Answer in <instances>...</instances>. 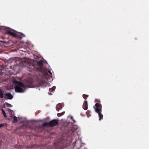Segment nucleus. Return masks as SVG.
I'll use <instances>...</instances> for the list:
<instances>
[{
	"label": "nucleus",
	"mask_w": 149,
	"mask_h": 149,
	"mask_svg": "<svg viewBox=\"0 0 149 149\" xmlns=\"http://www.w3.org/2000/svg\"><path fill=\"white\" fill-rule=\"evenodd\" d=\"M29 70L31 72L34 71L39 72L46 79L48 78L49 76L47 70L45 69L43 66V61H37L35 64L30 65Z\"/></svg>",
	"instance_id": "obj_1"
},
{
	"label": "nucleus",
	"mask_w": 149,
	"mask_h": 149,
	"mask_svg": "<svg viewBox=\"0 0 149 149\" xmlns=\"http://www.w3.org/2000/svg\"><path fill=\"white\" fill-rule=\"evenodd\" d=\"M13 83L15 85V89L16 92L23 93L24 92V88L25 86L23 83L16 80H13Z\"/></svg>",
	"instance_id": "obj_2"
},
{
	"label": "nucleus",
	"mask_w": 149,
	"mask_h": 149,
	"mask_svg": "<svg viewBox=\"0 0 149 149\" xmlns=\"http://www.w3.org/2000/svg\"><path fill=\"white\" fill-rule=\"evenodd\" d=\"M95 111L98 113L99 117V120H100L102 119L103 116L101 113L102 111V105L101 104L97 103L95 104L93 107Z\"/></svg>",
	"instance_id": "obj_3"
},
{
	"label": "nucleus",
	"mask_w": 149,
	"mask_h": 149,
	"mask_svg": "<svg viewBox=\"0 0 149 149\" xmlns=\"http://www.w3.org/2000/svg\"><path fill=\"white\" fill-rule=\"evenodd\" d=\"M58 120L53 119L49 122H45L43 123L42 125L43 127H53L58 125Z\"/></svg>",
	"instance_id": "obj_4"
},
{
	"label": "nucleus",
	"mask_w": 149,
	"mask_h": 149,
	"mask_svg": "<svg viewBox=\"0 0 149 149\" xmlns=\"http://www.w3.org/2000/svg\"><path fill=\"white\" fill-rule=\"evenodd\" d=\"M5 33L6 34H7L10 35L16 38H21V37L19 35H18L15 33L9 30H6Z\"/></svg>",
	"instance_id": "obj_5"
},
{
	"label": "nucleus",
	"mask_w": 149,
	"mask_h": 149,
	"mask_svg": "<svg viewBox=\"0 0 149 149\" xmlns=\"http://www.w3.org/2000/svg\"><path fill=\"white\" fill-rule=\"evenodd\" d=\"M77 128L74 127H71L67 129V131L66 132L67 134H70L71 135H73V132H74L76 130Z\"/></svg>",
	"instance_id": "obj_6"
},
{
	"label": "nucleus",
	"mask_w": 149,
	"mask_h": 149,
	"mask_svg": "<svg viewBox=\"0 0 149 149\" xmlns=\"http://www.w3.org/2000/svg\"><path fill=\"white\" fill-rule=\"evenodd\" d=\"M13 98V95L10 93H7L5 94L4 98L5 99L11 100Z\"/></svg>",
	"instance_id": "obj_7"
},
{
	"label": "nucleus",
	"mask_w": 149,
	"mask_h": 149,
	"mask_svg": "<svg viewBox=\"0 0 149 149\" xmlns=\"http://www.w3.org/2000/svg\"><path fill=\"white\" fill-rule=\"evenodd\" d=\"M29 127L31 130H34V131L37 132H39L41 129V127L40 125H39L38 127H36L34 128H32L30 126H29Z\"/></svg>",
	"instance_id": "obj_8"
},
{
	"label": "nucleus",
	"mask_w": 149,
	"mask_h": 149,
	"mask_svg": "<svg viewBox=\"0 0 149 149\" xmlns=\"http://www.w3.org/2000/svg\"><path fill=\"white\" fill-rule=\"evenodd\" d=\"M88 107L87 101L85 100L84 102V103L83 105V108L85 110H87L88 109Z\"/></svg>",
	"instance_id": "obj_9"
},
{
	"label": "nucleus",
	"mask_w": 149,
	"mask_h": 149,
	"mask_svg": "<svg viewBox=\"0 0 149 149\" xmlns=\"http://www.w3.org/2000/svg\"><path fill=\"white\" fill-rule=\"evenodd\" d=\"M27 63V62L26 60L21 61H20L19 63L20 65L22 67L26 66Z\"/></svg>",
	"instance_id": "obj_10"
},
{
	"label": "nucleus",
	"mask_w": 149,
	"mask_h": 149,
	"mask_svg": "<svg viewBox=\"0 0 149 149\" xmlns=\"http://www.w3.org/2000/svg\"><path fill=\"white\" fill-rule=\"evenodd\" d=\"M62 108L61 104V103L58 104L56 106V109L57 111H59V110L61 109Z\"/></svg>",
	"instance_id": "obj_11"
},
{
	"label": "nucleus",
	"mask_w": 149,
	"mask_h": 149,
	"mask_svg": "<svg viewBox=\"0 0 149 149\" xmlns=\"http://www.w3.org/2000/svg\"><path fill=\"white\" fill-rule=\"evenodd\" d=\"M46 82L42 80L36 85L37 87H39L44 85L46 84Z\"/></svg>",
	"instance_id": "obj_12"
},
{
	"label": "nucleus",
	"mask_w": 149,
	"mask_h": 149,
	"mask_svg": "<svg viewBox=\"0 0 149 149\" xmlns=\"http://www.w3.org/2000/svg\"><path fill=\"white\" fill-rule=\"evenodd\" d=\"M4 97V94L2 90L0 89V98H3Z\"/></svg>",
	"instance_id": "obj_13"
},
{
	"label": "nucleus",
	"mask_w": 149,
	"mask_h": 149,
	"mask_svg": "<svg viewBox=\"0 0 149 149\" xmlns=\"http://www.w3.org/2000/svg\"><path fill=\"white\" fill-rule=\"evenodd\" d=\"M18 121V119L17 117L15 116H14L13 117V123H15L16 122H17Z\"/></svg>",
	"instance_id": "obj_14"
},
{
	"label": "nucleus",
	"mask_w": 149,
	"mask_h": 149,
	"mask_svg": "<svg viewBox=\"0 0 149 149\" xmlns=\"http://www.w3.org/2000/svg\"><path fill=\"white\" fill-rule=\"evenodd\" d=\"M1 110L3 113V115L4 116L5 118H6L7 117V116H6V113H5V112L4 111V109H1Z\"/></svg>",
	"instance_id": "obj_15"
},
{
	"label": "nucleus",
	"mask_w": 149,
	"mask_h": 149,
	"mask_svg": "<svg viewBox=\"0 0 149 149\" xmlns=\"http://www.w3.org/2000/svg\"><path fill=\"white\" fill-rule=\"evenodd\" d=\"M32 84L33 82L31 81L30 84L29 85H27V87L28 88H32L33 87V85H32Z\"/></svg>",
	"instance_id": "obj_16"
},
{
	"label": "nucleus",
	"mask_w": 149,
	"mask_h": 149,
	"mask_svg": "<svg viewBox=\"0 0 149 149\" xmlns=\"http://www.w3.org/2000/svg\"><path fill=\"white\" fill-rule=\"evenodd\" d=\"M56 88L55 86H53L52 88H49V91L50 92H52L54 91Z\"/></svg>",
	"instance_id": "obj_17"
},
{
	"label": "nucleus",
	"mask_w": 149,
	"mask_h": 149,
	"mask_svg": "<svg viewBox=\"0 0 149 149\" xmlns=\"http://www.w3.org/2000/svg\"><path fill=\"white\" fill-rule=\"evenodd\" d=\"M7 125V124L6 123H3L0 124V128L2 127L3 126H6Z\"/></svg>",
	"instance_id": "obj_18"
},
{
	"label": "nucleus",
	"mask_w": 149,
	"mask_h": 149,
	"mask_svg": "<svg viewBox=\"0 0 149 149\" xmlns=\"http://www.w3.org/2000/svg\"><path fill=\"white\" fill-rule=\"evenodd\" d=\"M88 95H85V94H83V97L86 100V99L87 97H88Z\"/></svg>",
	"instance_id": "obj_19"
},
{
	"label": "nucleus",
	"mask_w": 149,
	"mask_h": 149,
	"mask_svg": "<svg viewBox=\"0 0 149 149\" xmlns=\"http://www.w3.org/2000/svg\"><path fill=\"white\" fill-rule=\"evenodd\" d=\"M62 116L61 115V113H58V114H57V116L58 117H60V116Z\"/></svg>",
	"instance_id": "obj_20"
},
{
	"label": "nucleus",
	"mask_w": 149,
	"mask_h": 149,
	"mask_svg": "<svg viewBox=\"0 0 149 149\" xmlns=\"http://www.w3.org/2000/svg\"><path fill=\"white\" fill-rule=\"evenodd\" d=\"M71 119L72 120H73L74 123H75L76 122L73 119V117L72 116L71 117Z\"/></svg>",
	"instance_id": "obj_21"
},
{
	"label": "nucleus",
	"mask_w": 149,
	"mask_h": 149,
	"mask_svg": "<svg viewBox=\"0 0 149 149\" xmlns=\"http://www.w3.org/2000/svg\"><path fill=\"white\" fill-rule=\"evenodd\" d=\"M48 72L51 75H52V72H51V71L50 70H48Z\"/></svg>",
	"instance_id": "obj_22"
},
{
	"label": "nucleus",
	"mask_w": 149,
	"mask_h": 149,
	"mask_svg": "<svg viewBox=\"0 0 149 149\" xmlns=\"http://www.w3.org/2000/svg\"><path fill=\"white\" fill-rule=\"evenodd\" d=\"M20 34H21V35H22V36H25V35L23 34V33H20Z\"/></svg>",
	"instance_id": "obj_23"
},
{
	"label": "nucleus",
	"mask_w": 149,
	"mask_h": 149,
	"mask_svg": "<svg viewBox=\"0 0 149 149\" xmlns=\"http://www.w3.org/2000/svg\"><path fill=\"white\" fill-rule=\"evenodd\" d=\"M64 113H65V112H63L62 113H61V115H63L64 114Z\"/></svg>",
	"instance_id": "obj_24"
},
{
	"label": "nucleus",
	"mask_w": 149,
	"mask_h": 149,
	"mask_svg": "<svg viewBox=\"0 0 149 149\" xmlns=\"http://www.w3.org/2000/svg\"><path fill=\"white\" fill-rule=\"evenodd\" d=\"M6 104H7V106L11 105V104H8V103H6Z\"/></svg>",
	"instance_id": "obj_25"
},
{
	"label": "nucleus",
	"mask_w": 149,
	"mask_h": 149,
	"mask_svg": "<svg viewBox=\"0 0 149 149\" xmlns=\"http://www.w3.org/2000/svg\"><path fill=\"white\" fill-rule=\"evenodd\" d=\"M49 95H52V94H51V93H49Z\"/></svg>",
	"instance_id": "obj_26"
}]
</instances>
